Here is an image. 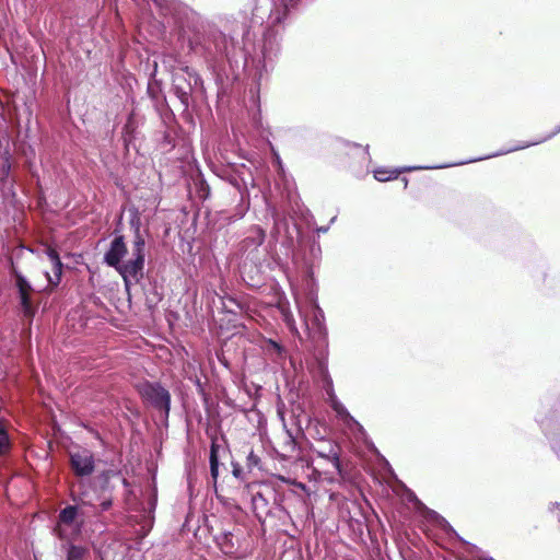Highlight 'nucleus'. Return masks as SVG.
<instances>
[{
    "instance_id": "obj_1",
    "label": "nucleus",
    "mask_w": 560,
    "mask_h": 560,
    "mask_svg": "<svg viewBox=\"0 0 560 560\" xmlns=\"http://www.w3.org/2000/svg\"><path fill=\"white\" fill-rule=\"evenodd\" d=\"M299 0H271V9L267 20V31L264 35L261 48L262 67L267 68L273 65L278 58L280 46V25L284 23L290 11L296 5Z\"/></svg>"
},
{
    "instance_id": "obj_2",
    "label": "nucleus",
    "mask_w": 560,
    "mask_h": 560,
    "mask_svg": "<svg viewBox=\"0 0 560 560\" xmlns=\"http://www.w3.org/2000/svg\"><path fill=\"white\" fill-rule=\"evenodd\" d=\"M83 482H79L78 490L71 489V498L77 505H68L59 513L57 532L62 539H72L80 535L84 522L83 514H80L79 505L86 504L85 492L82 490Z\"/></svg>"
},
{
    "instance_id": "obj_3",
    "label": "nucleus",
    "mask_w": 560,
    "mask_h": 560,
    "mask_svg": "<svg viewBox=\"0 0 560 560\" xmlns=\"http://www.w3.org/2000/svg\"><path fill=\"white\" fill-rule=\"evenodd\" d=\"M144 238L140 234L139 229L137 228L132 245V258L125 262H120L119 266L115 268L122 277L125 287L127 289L130 287L132 282H138L142 277L144 266Z\"/></svg>"
},
{
    "instance_id": "obj_4",
    "label": "nucleus",
    "mask_w": 560,
    "mask_h": 560,
    "mask_svg": "<svg viewBox=\"0 0 560 560\" xmlns=\"http://www.w3.org/2000/svg\"><path fill=\"white\" fill-rule=\"evenodd\" d=\"M140 395L155 408L167 416L170 412L171 396L168 390L155 383H144L139 387Z\"/></svg>"
},
{
    "instance_id": "obj_5",
    "label": "nucleus",
    "mask_w": 560,
    "mask_h": 560,
    "mask_svg": "<svg viewBox=\"0 0 560 560\" xmlns=\"http://www.w3.org/2000/svg\"><path fill=\"white\" fill-rule=\"evenodd\" d=\"M296 305H298L299 314L304 319L306 327L308 329H312L314 331V334H316L318 336V338L326 339L327 330H326V326H325L324 312L316 304V302L315 301L311 302V307H312L311 326L308 324L306 312L298 300H296Z\"/></svg>"
},
{
    "instance_id": "obj_6",
    "label": "nucleus",
    "mask_w": 560,
    "mask_h": 560,
    "mask_svg": "<svg viewBox=\"0 0 560 560\" xmlns=\"http://www.w3.org/2000/svg\"><path fill=\"white\" fill-rule=\"evenodd\" d=\"M15 285L19 291L20 303L24 315L26 317H32L34 315V307L31 300V294L33 292L31 283L26 280V278L23 275L16 272Z\"/></svg>"
},
{
    "instance_id": "obj_7",
    "label": "nucleus",
    "mask_w": 560,
    "mask_h": 560,
    "mask_svg": "<svg viewBox=\"0 0 560 560\" xmlns=\"http://www.w3.org/2000/svg\"><path fill=\"white\" fill-rule=\"evenodd\" d=\"M71 467L77 476H89L94 470V458L91 452L83 450L72 453L70 456Z\"/></svg>"
},
{
    "instance_id": "obj_8",
    "label": "nucleus",
    "mask_w": 560,
    "mask_h": 560,
    "mask_svg": "<svg viewBox=\"0 0 560 560\" xmlns=\"http://www.w3.org/2000/svg\"><path fill=\"white\" fill-rule=\"evenodd\" d=\"M327 394L329 396V401L332 410L336 412L337 417L349 428H358L359 431H363L362 425L348 412L347 408L338 400L332 388L331 381L328 383Z\"/></svg>"
},
{
    "instance_id": "obj_9",
    "label": "nucleus",
    "mask_w": 560,
    "mask_h": 560,
    "mask_svg": "<svg viewBox=\"0 0 560 560\" xmlns=\"http://www.w3.org/2000/svg\"><path fill=\"white\" fill-rule=\"evenodd\" d=\"M126 254L127 247L124 241V236H116L112 241L110 247L104 256V260L108 266L117 268Z\"/></svg>"
},
{
    "instance_id": "obj_10",
    "label": "nucleus",
    "mask_w": 560,
    "mask_h": 560,
    "mask_svg": "<svg viewBox=\"0 0 560 560\" xmlns=\"http://www.w3.org/2000/svg\"><path fill=\"white\" fill-rule=\"evenodd\" d=\"M265 231L258 226H255L250 230L249 235L245 237L242 242V250L247 254V256H252L254 258V253L265 242Z\"/></svg>"
},
{
    "instance_id": "obj_11",
    "label": "nucleus",
    "mask_w": 560,
    "mask_h": 560,
    "mask_svg": "<svg viewBox=\"0 0 560 560\" xmlns=\"http://www.w3.org/2000/svg\"><path fill=\"white\" fill-rule=\"evenodd\" d=\"M45 253H46L48 260L51 264V271H52V276H50V273L46 272V277L48 279V282L51 285L56 287V285H58V283L60 282V279H61L62 262L60 261L58 253L54 248L48 247Z\"/></svg>"
},
{
    "instance_id": "obj_12",
    "label": "nucleus",
    "mask_w": 560,
    "mask_h": 560,
    "mask_svg": "<svg viewBox=\"0 0 560 560\" xmlns=\"http://www.w3.org/2000/svg\"><path fill=\"white\" fill-rule=\"evenodd\" d=\"M559 132H560V126L557 127L553 132H551L550 135H548V136H546V137H544L541 139H538V140L532 141V142H523V143H521V144H518L516 147H513V148H510L508 150H504V151L497 152L494 154L488 155L486 159L493 158V156H499V155H502V154H506V153H510V152H514V151H517V150L529 148L532 145L539 144V143H541V142L552 138L553 136H556Z\"/></svg>"
},
{
    "instance_id": "obj_13",
    "label": "nucleus",
    "mask_w": 560,
    "mask_h": 560,
    "mask_svg": "<svg viewBox=\"0 0 560 560\" xmlns=\"http://www.w3.org/2000/svg\"><path fill=\"white\" fill-rule=\"evenodd\" d=\"M179 80L178 77L175 78L174 80V90H175V93L177 95V97L180 100V102L187 106L188 105V102H189V96H190V93L192 91V85L191 83L189 82L187 86H183L180 85L177 81Z\"/></svg>"
},
{
    "instance_id": "obj_14",
    "label": "nucleus",
    "mask_w": 560,
    "mask_h": 560,
    "mask_svg": "<svg viewBox=\"0 0 560 560\" xmlns=\"http://www.w3.org/2000/svg\"><path fill=\"white\" fill-rule=\"evenodd\" d=\"M317 454L319 457L330 462L338 472L341 471L339 453L336 451L335 446H330L327 452L318 451Z\"/></svg>"
},
{
    "instance_id": "obj_15",
    "label": "nucleus",
    "mask_w": 560,
    "mask_h": 560,
    "mask_svg": "<svg viewBox=\"0 0 560 560\" xmlns=\"http://www.w3.org/2000/svg\"><path fill=\"white\" fill-rule=\"evenodd\" d=\"M210 474L213 479V485L215 486L219 476V458L214 445H212L210 450Z\"/></svg>"
},
{
    "instance_id": "obj_16",
    "label": "nucleus",
    "mask_w": 560,
    "mask_h": 560,
    "mask_svg": "<svg viewBox=\"0 0 560 560\" xmlns=\"http://www.w3.org/2000/svg\"><path fill=\"white\" fill-rule=\"evenodd\" d=\"M88 550L81 546L70 545L67 550V560H84Z\"/></svg>"
},
{
    "instance_id": "obj_17",
    "label": "nucleus",
    "mask_w": 560,
    "mask_h": 560,
    "mask_svg": "<svg viewBox=\"0 0 560 560\" xmlns=\"http://www.w3.org/2000/svg\"><path fill=\"white\" fill-rule=\"evenodd\" d=\"M220 39L222 42V46L218 44V49L221 54L230 57L233 55L234 43L232 39H228L225 35H220Z\"/></svg>"
},
{
    "instance_id": "obj_18",
    "label": "nucleus",
    "mask_w": 560,
    "mask_h": 560,
    "mask_svg": "<svg viewBox=\"0 0 560 560\" xmlns=\"http://www.w3.org/2000/svg\"><path fill=\"white\" fill-rule=\"evenodd\" d=\"M398 176L397 171H388L385 168H377L374 171V178L378 182H386Z\"/></svg>"
},
{
    "instance_id": "obj_19",
    "label": "nucleus",
    "mask_w": 560,
    "mask_h": 560,
    "mask_svg": "<svg viewBox=\"0 0 560 560\" xmlns=\"http://www.w3.org/2000/svg\"><path fill=\"white\" fill-rule=\"evenodd\" d=\"M9 445L8 434L0 428V454H2Z\"/></svg>"
},
{
    "instance_id": "obj_20",
    "label": "nucleus",
    "mask_w": 560,
    "mask_h": 560,
    "mask_svg": "<svg viewBox=\"0 0 560 560\" xmlns=\"http://www.w3.org/2000/svg\"><path fill=\"white\" fill-rule=\"evenodd\" d=\"M460 164H464V162L455 163V164H446V165H442V166H412V167H407L406 171L433 170V168H442V167H448V166L460 165Z\"/></svg>"
},
{
    "instance_id": "obj_21",
    "label": "nucleus",
    "mask_w": 560,
    "mask_h": 560,
    "mask_svg": "<svg viewBox=\"0 0 560 560\" xmlns=\"http://www.w3.org/2000/svg\"><path fill=\"white\" fill-rule=\"evenodd\" d=\"M295 445H296V443H295L292 434L289 431H287V441L284 443L285 450L287 451H294L295 450Z\"/></svg>"
},
{
    "instance_id": "obj_22",
    "label": "nucleus",
    "mask_w": 560,
    "mask_h": 560,
    "mask_svg": "<svg viewBox=\"0 0 560 560\" xmlns=\"http://www.w3.org/2000/svg\"><path fill=\"white\" fill-rule=\"evenodd\" d=\"M436 518H438V523H439V525H440L443 529H445L446 532H448V530H450V532H454V530L452 529L451 525L447 523V521H445L443 517H440V516H438Z\"/></svg>"
},
{
    "instance_id": "obj_23",
    "label": "nucleus",
    "mask_w": 560,
    "mask_h": 560,
    "mask_svg": "<svg viewBox=\"0 0 560 560\" xmlns=\"http://www.w3.org/2000/svg\"><path fill=\"white\" fill-rule=\"evenodd\" d=\"M185 72L187 73V75L190 78V79H194V84L197 85L199 82H200V78L194 73L192 71H190L188 68H186Z\"/></svg>"
},
{
    "instance_id": "obj_24",
    "label": "nucleus",
    "mask_w": 560,
    "mask_h": 560,
    "mask_svg": "<svg viewBox=\"0 0 560 560\" xmlns=\"http://www.w3.org/2000/svg\"><path fill=\"white\" fill-rule=\"evenodd\" d=\"M247 460H248V463H249V464H252V465H257V464H258V462H259V458H258V456H257V455H255V454H254V452H250V453H249V455H248V457H247Z\"/></svg>"
},
{
    "instance_id": "obj_25",
    "label": "nucleus",
    "mask_w": 560,
    "mask_h": 560,
    "mask_svg": "<svg viewBox=\"0 0 560 560\" xmlns=\"http://www.w3.org/2000/svg\"><path fill=\"white\" fill-rule=\"evenodd\" d=\"M539 423H540L541 428L544 429V431H545L546 433H548V431H549V429H550V420H548V419H541V420H539Z\"/></svg>"
},
{
    "instance_id": "obj_26",
    "label": "nucleus",
    "mask_w": 560,
    "mask_h": 560,
    "mask_svg": "<svg viewBox=\"0 0 560 560\" xmlns=\"http://www.w3.org/2000/svg\"><path fill=\"white\" fill-rule=\"evenodd\" d=\"M272 154H273V158H275V162L276 164L281 167L282 166V162H281V159H280V155L279 153L272 148Z\"/></svg>"
},
{
    "instance_id": "obj_27",
    "label": "nucleus",
    "mask_w": 560,
    "mask_h": 560,
    "mask_svg": "<svg viewBox=\"0 0 560 560\" xmlns=\"http://www.w3.org/2000/svg\"><path fill=\"white\" fill-rule=\"evenodd\" d=\"M551 511L556 513L558 521L560 522V503H555L551 508Z\"/></svg>"
},
{
    "instance_id": "obj_28",
    "label": "nucleus",
    "mask_w": 560,
    "mask_h": 560,
    "mask_svg": "<svg viewBox=\"0 0 560 560\" xmlns=\"http://www.w3.org/2000/svg\"><path fill=\"white\" fill-rule=\"evenodd\" d=\"M109 506H110V502L109 501H105V502L102 503V510L103 511L107 510Z\"/></svg>"
},
{
    "instance_id": "obj_29",
    "label": "nucleus",
    "mask_w": 560,
    "mask_h": 560,
    "mask_svg": "<svg viewBox=\"0 0 560 560\" xmlns=\"http://www.w3.org/2000/svg\"><path fill=\"white\" fill-rule=\"evenodd\" d=\"M233 475H234L235 477H238V475H240V469H238V468H234V470H233Z\"/></svg>"
},
{
    "instance_id": "obj_30",
    "label": "nucleus",
    "mask_w": 560,
    "mask_h": 560,
    "mask_svg": "<svg viewBox=\"0 0 560 560\" xmlns=\"http://www.w3.org/2000/svg\"><path fill=\"white\" fill-rule=\"evenodd\" d=\"M319 232L325 233V232H327V229L320 228Z\"/></svg>"
},
{
    "instance_id": "obj_31",
    "label": "nucleus",
    "mask_w": 560,
    "mask_h": 560,
    "mask_svg": "<svg viewBox=\"0 0 560 560\" xmlns=\"http://www.w3.org/2000/svg\"><path fill=\"white\" fill-rule=\"evenodd\" d=\"M483 158H478V159H475V161H481ZM470 162H474V160H471Z\"/></svg>"
},
{
    "instance_id": "obj_32",
    "label": "nucleus",
    "mask_w": 560,
    "mask_h": 560,
    "mask_svg": "<svg viewBox=\"0 0 560 560\" xmlns=\"http://www.w3.org/2000/svg\"><path fill=\"white\" fill-rule=\"evenodd\" d=\"M483 560H494V559L491 557H488V558H485Z\"/></svg>"
}]
</instances>
